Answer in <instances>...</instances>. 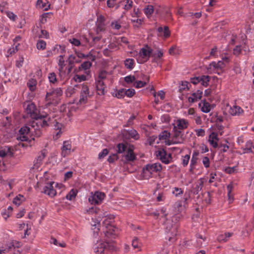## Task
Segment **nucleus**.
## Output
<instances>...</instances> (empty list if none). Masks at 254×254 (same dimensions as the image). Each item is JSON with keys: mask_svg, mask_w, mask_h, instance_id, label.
<instances>
[{"mask_svg": "<svg viewBox=\"0 0 254 254\" xmlns=\"http://www.w3.org/2000/svg\"><path fill=\"white\" fill-rule=\"evenodd\" d=\"M173 131L174 134L172 136V138L176 140V143L178 144L183 143L185 140L184 132L181 130L178 129L177 127H173Z\"/></svg>", "mask_w": 254, "mask_h": 254, "instance_id": "obj_11", "label": "nucleus"}, {"mask_svg": "<svg viewBox=\"0 0 254 254\" xmlns=\"http://www.w3.org/2000/svg\"><path fill=\"white\" fill-rule=\"evenodd\" d=\"M153 11L154 8L152 5H148L144 9V12L148 17L150 16Z\"/></svg>", "mask_w": 254, "mask_h": 254, "instance_id": "obj_32", "label": "nucleus"}, {"mask_svg": "<svg viewBox=\"0 0 254 254\" xmlns=\"http://www.w3.org/2000/svg\"><path fill=\"white\" fill-rule=\"evenodd\" d=\"M105 196V194L104 192L97 191L89 197L88 201L92 204H99L101 203Z\"/></svg>", "mask_w": 254, "mask_h": 254, "instance_id": "obj_8", "label": "nucleus"}, {"mask_svg": "<svg viewBox=\"0 0 254 254\" xmlns=\"http://www.w3.org/2000/svg\"><path fill=\"white\" fill-rule=\"evenodd\" d=\"M119 159L118 156L117 154H112L110 155L108 158V161L110 163H113L116 160Z\"/></svg>", "mask_w": 254, "mask_h": 254, "instance_id": "obj_52", "label": "nucleus"}, {"mask_svg": "<svg viewBox=\"0 0 254 254\" xmlns=\"http://www.w3.org/2000/svg\"><path fill=\"white\" fill-rule=\"evenodd\" d=\"M163 56V52L162 50L158 51L157 54H156V53H154L153 54H152V57H154V59H153L152 62H156L157 58H160L162 57Z\"/></svg>", "mask_w": 254, "mask_h": 254, "instance_id": "obj_51", "label": "nucleus"}, {"mask_svg": "<svg viewBox=\"0 0 254 254\" xmlns=\"http://www.w3.org/2000/svg\"><path fill=\"white\" fill-rule=\"evenodd\" d=\"M117 148H118V153H122L124 152L126 149H127V146L126 145H125L124 143H119L117 145Z\"/></svg>", "mask_w": 254, "mask_h": 254, "instance_id": "obj_38", "label": "nucleus"}, {"mask_svg": "<svg viewBox=\"0 0 254 254\" xmlns=\"http://www.w3.org/2000/svg\"><path fill=\"white\" fill-rule=\"evenodd\" d=\"M111 222L108 219H106L103 222V225L106 227L104 233L107 239H115L117 235V229L110 224ZM93 249L95 254H108L109 252L113 251L115 250V247L106 239L105 242H97L94 245Z\"/></svg>", "mask_w": 254, "mask_h": 254, "instance_id": "obj_1", "label": "nucleus"}, {"mask_svg": "<svg viewBox=\"0 0 254 254\" xmlns=\"http://www.w3.org/2000/svg\"><path fill=\"white\" fill-rule=\"evenodd\" d=\"M77 194V191L72 189L69 192V193L66 195V198L67 199L71 200L73 198H75Z\"/></svg>", "mask_w": 254, "mask_h": 254, "instance_id": "obj_36", "label": "nucleus"}, {"mask_svg": "<svg viewBox=\"0 0 254 254\" xmlns=\"http://www.w3.org/2000/svg\"><path fill=\"white\" fill-rule=\"evenodd\" d=\"M146 84L147 82L146 81H137L135 82V85L134 86L136 88H139L144 87Z\"/></svg>", "mask_w": 254, "mask_h": 254, "instance_id": "obj_57", "label": "nucleus"}, {"mask_svg": "<svg viewBox=\"0 0 254 254\" xmlns=\"http://www.w3.org/2000/svg\"><path fill=\"white\" fill-rule=\"evenodd\" d=\"M129 135L133 138L137 140L139 138V135L137 132L134 129H131L128 131Z\"/></svg>", "mask_w": 254, "mask_h": 254, "instance_id": "obj_46", "label": "nucleus"}, {"mask_svg": "<svg viewBox=\"0 0 254 254\" xmlns=\"http://www.w3.org/2000/svg\"><path fill=\"white\" fill-rule=\"evenodd\" d=\"M11 118L10 117H6L0 120V127L6 128L8 127L10 125Z\"/></svg>", "mask_w": 254, "mask_h": 254, "instance_id": "obj_23", "label": "nucleus"}, {"mask_svg": "<svg viewBox=\"0 0 254 254\" xmlns=\"http://www.w3.org/2000/svg\"><path fill=\"white\" fill-rule=\"evenodd\" d=\"M21 198H24L22 195L19 194L18 196H16L14 198L13 203L17 205H19L22 201V200L21 199Z\"/></svg>", "mask_w": 254, "mask_h": 254, "instance_id": "obj_47", "label": "nucleus"}, {"mask_svg": "<svg viewBox=\"0 0 254 254\" xmlns=\"http://www.w3.org/2000/svg\"><path fill=\"white\" fill-rule=\"evenodd\" d=\"M25 110L27 114H29L32 119H34L33 121L46 119L48 117V115L47 114L45 115H39V110L37 109L35 105L32 102H29L27 103Z\"/></svg>", "mask_w": 254, "mask_h": 254, "instance_id": "obj_5", "label": "nucleus"}, {"mask_svg": "<svg viewBox=\"0 0 254 254\" xmlns=\"http://www.w3.org/2000/svg\"><path fill=\"white\" fill-rule=\"evenodd\" d=\"M20 247V243L17 241L12 242L9 246V250L19 248Z\"/></svg>", "mask_w": 254, "mask_h": 254, "instance_id": "obj_54", "label": "nucleus"}, {"mask_svg": "<svg viewBox=\"0 0 254 254\" xmlns=\"http://www.w3.org/2000/svg\"><path fill=\"white\" fill-rule=\"evenodd\" d=\"M74 80L76 82H80L81 81H85L87 80L86 76L82 74V75H78L76 74L74 77Z\"/></svg>", "mask_w": 254, "mask_h": 254, "instance_id": "obj_39", "label": "nucleus"}, {"mask_svg": "<svg viewBox=\"0 0 254 254\" xmlns=\"http://www.w3.org/2000/svg\"><path fill=\"white\" fill-rule=\"evenodd\" d=\"M112 95L114 97H116L119 99L123 98L125 96V89L122 88L118 90H117L113 93Z\"/></svg>", "mask_w": 254, "mask_h": 254, "instance_id": "obj_28", "label": "nucleus"}, {"mask_svg": "<svg viewBox=\"0 0 254 254\" xmlns=\"http://www.w3.org/2000/svg\"><path fill=\"white\" fill-rule=\"evenodd\" d=\"M90 94L89 88L86 85H83L80 92L79 102L80 104H85L87 102L88 98L92 96Z\"/></svg>", "mask_w": 254, "mask_h": 254, "instance_id": "obj_10", "label": "nucleus"}, {"mask_svg": "<svg viewBox=\"0 0 254 254\" xmlns=\"http://www.w3.org/2000/svg\"><path fill=\"white\" fill-rule=\"evenodd\" d=\"M190 159V155L189 154L182 157V164L184 167H186L188 165Z\"/></svg>", "mask_w": 254, "mask_h": 254, "instance_id": "obj_48", "label": "nucleus"}, {"mask_svg": "<svg viewBox=\"0 0 254 254\" xmlns=\"http://www.w3.org/2000/svg\"><path fill=\"white\" fill-rule=\"evenodd\" d=\"M54 184V182L47 183L46 186L44 187L43 190L42 191V192L48 195L51 197L55 196L56 195L57 192L53 186Z\"/></svg>", "mask_w": 254, "mask_h": 254, "instance_id": "obj_12", "label": "nucleus"}, {"mask_svg": "<svg viewBox=\"0 0 254 254\" xmlns=\"http://www.w3.org/2000/svg\"><path fill=\"white\" fill-rule=\"evenodd\" d=\"M180 214H176L173 216L172 219H166L165 222V229L167 233H171L172 236H176L179 228V221L182 217Z\"/></svg>", "mask_w": 254, "mask_h": 254, "instance_id": "obj_2", "label": "nucleus"}, {"mask_svg": "<svg viewBox=\"0 0 254 254\" xmlns=\"http://www.w3.org/2000/svg\"><path fill=\"white\" fill-rule=\"evenodd\" d=\"M63 94V90L61 88H57L51 92H47L46 95V100L49 101L48 104H58V99Z\"/></svg>", "mask_w": 254, "mask_h": 254, "instance_id": "obj_7", "label": "nucleus"}, {"mask_svg": "<svg viewBox=\"0 0 254 254\" xmlns=\"http://www.w3.org/2000/svg\"><path fill=\"white\" fill-rule=\"evenodd\" d=\"M241 47L240 46H237L233 50L234 55L238 56L241 52Z\"/></svg>", "mask_w": 254, "mask_h": 254, "instance_id": "obj_64", "label": "nucleus"}, {"mask_svg": "<svg viewBox=\"0 0 254 254\" xmlns=\"http://www.w3.org/2000/svg\"><path fill=\"white\" fill-rule=\"evenodd\" d=\"M198 157H192L190 160V171L192 172L194 169L195 166L196 165Z\"/></svg>", "mask_w": 254, "mask_h": 254, "instance_id": "obj_40", "label": "nucleus"}, {"mask_svg": "<svg viewBox=\"0 0 254 254\" xmlns=\"http://www.w3.org/2000/svg\"><path fill=\"white\" fill-rule=\"evenodd\" d=\"M156 156L162 163L168 164L170 162V160L172 159L171 154H168L167 151L164 149H160L156 151Z\"/></svg>", "mask_w": 254, "mask_h": 254, "instance_id": "obj_9", "label": "nucleus"}, {"mask_svg": "<svg viewBox=\"0 0 254 254\" xmlns=\"http://www.w3.org/2000/svg\"><path fill=\"white\" fill-rule=\"evenodd\" d=\"M105 30V24L102 23H98L97 24V33H98L99 32L103 31Z\"/></svg>", "mask_w": 254, "mask_h": 254, "instance_id": "obj_62", "label": "nucleus"}, {"mask_svg": "<svg viewBox=\"0 0 254 254\" xmlns=\"http://www.w3.org/2000/svg\"><path fill=\"white\" fill-rule=\"evenodd\" d=\"M225 66L224 63L223 61H219L217 63L214 62H212L209 64V68L213 67L215 69H222Z\"/></svg>", "mask_w": 254, "mask_h": 254, "instance_id": "obj_25", "label": "nucleus"}, {"mask_svg": "<svg viewBox=\"0 0 254 254\" xmlns=\"http://www.w3.org/2000/svg\"><path fill=\"white\" fill-rule=\"evenodd\" d=\"M46 43L44 40H39L37 43V48L38 50H44L46 48Z\"/></svg>", "mask_w": 254, "mask_h": 254, "instance_id": "obj_42", "label": "nucleus"}, {"mask_svg": "<svg viewBox=\"0 0 254 254\" xmlns=\"http://www.w3.org/2000/svg\"><path fill=\"white\" fill-rule=\"evenodd\" d=\"M109 153L108 149H104L98 155V159H101L104 158Z\"/></svg>", "mask_w": 254, "mask_h": 254, "instance_id": "obj_56", "label": "nucleus"}, {"mask_svg": "<svg viewBox=\"0 0 254 254\" xmlns=\"http://www.w3.org/2000/svg\"><path fill=\"white\" fill-rule=\"evenodd\" d=\"M69 42L72 44V45L75 46H79L80 44H81V43H80V41L76 39V38H72V39H70L69 40Z\"/></svg>", "mask_w": 254, "mask_h": 254, "instance_id": "obj_59", "label": "nucleus"}, {"mask_svg": "<svg viewBox=\"0 0 254 254\" xmlns=\"http://www.w3.org/2000/svg\"><path fill=\"white\" fill-rule=\"evenodd\" d=\"M157 31L160 33L163 32L164 36L165 38H168L170 36V32L169 27L167 26H164V28L162 27H158Z\"/></svg>", "mask_w": 254, "mask_h": 254, "instance_id": "obj_29", "label": "nucleus"}, {"mask_svg": "<svg viewBox=\"0 0 254 254\" xmlns=\"http://www.w3.org/2000/svg\"><path fill=\"white\" fill-rule=\"evenodd\" d=\"M51 121L50 118L46 120L45 119L33 121L30 125L31 127V132L36 137H40L42 134V131L40 128V127H44L49 126V123Z\"/></svg>", "mask_w": 254, "mask_h": 254, "instance_id": "obj_4", "label": "nucleus"}, {"mask_svg": "<svg viewBox=\"0 0 254 254\" xmlns=\"http://www.w3.org/2000/svg\"><path fill=\"white\" fill-rule=\"evenodd\" d=\"M45 157V153L44 151H42L40 154L34 161V167L37 169L39 168L41 165L42 161Z\"/></svg>", "mask_w": 254, "mask_h": 254, "instance_id": "obj_19", "label": "nucleus"}, {"mask_svg": "<svg viewBox=\"0 0 254 254\" xmlns=\"http://www.w3.org/2000/svg\"><path fill=\"white\" fill-rule=\"evenodd\" d=\"M124 64L127 69L131 70L133 68L135 65L134 60L130 58L127 59L124 61Z\"/></svg>", "mask_w": 254, "mask_h": 254, "instance_id": "obj_26", "label": "nucleus"}, {"mask_svg": "<svg viewBox=\"0 0 254 254\" xmlns=\"http://www.w3.org/2000/svg\"><path fill=\"white\" fill-rule=\"evenodd\" d=\"M96 86L98 95H103L105 94L106 85L103 81L102 80H96Z\"/></svg>", "mask_w": 254, "mask_h": 254, "instance_id": "obj_16", "label": "nucleus"}, {"mask_svg": "<svg viewBox=\"0 0 254 254\" xmlns=\"http://www.w3.org/2000/svg\"><path fill=\"white\" fill-rule=\"evenodd\" d=\"M176 124L174 127H177L179 130H183L188 127V123L185 119H179L177 121Z\"/></svg>", "mask_w": 254, "mask_h": 254, "instance_id": "obj_20", "label": "nucleus"}, {"mask_svg": "<svg viewBox=\"0 0 254 254\" xmlns=\"http://www.w3.org/2000/svg\"><path fill=\"white\" fill-rule=\"evenodd\" d=\"M241 111H243L241 107L237 106H234L233 107L230 108L229 110V113L233 116H235L239 115Z\"/></svg>", "mask_w": 254, "mask_h": 254, "instance_id": "obj_27", "label": "nucleus"}, {"mask_svg": "<svg viewBox=\"0 0 254 254\" xmlns=\"http://www.w3.org/2000/svg\"><path fill=\"white\" fill-rule=\"evenodd\" d=\"M141 243L137 237H134L132 241V246L134 249L140 250Z\"/></svg>", "mask_w": 254, "mask_h": 254, "instance_id": "obj_30", "label": "nucleus"}, {"mask_svg": "<svg viewBox=\"0 0 254 254\" xmlns=\"http://www.w3.org/2000/svg\"><path fill=\"white\" fill-rule=\"evenodd\" d=\"M124 156L126 159V161L124 162L125 163H127L129 162H133L136 159V155L133 152V149L131 147L127 148L126 154Z\"/></svg>", "mask_w": 254, "mask_h": 254, "instance_id": "obj_14", "label": "nucleus"}, {"mask_svg": "<svg viewBox=\"0 0 254 254\" xmlns=\"http://www.w3.org/2000/svg\"><path fill=\"white\" fill-rule=\"evenodd\" d=\"M10 151V148L8 147H5L3 149L0 150V157H4L6 156L8 152Z\"/></svg>", "mask_w": 254, "mask_h": 254, "instance_id": "obj_53", "label": "nucleus"}, {"mask_svg": "<svg viewBox=\"0 0 254 254\" xmlns=\"http://www.w3.org/2000/svg\"><path fill=\"white\" fill-rule=\"evenodd\" d=\"M162 169V165L159 163L148 164L142 168L141 175L144 179H149L154 173L159 172Z\"/></svg>", "mask_w": 254, "mask_h": 254, "instance_id": "obj_3", "label": "nucleus"}, {"mask_svg": "<svg viewBox=\"0 0 254 254\" xmlns=\"http://www.w3.org/2000/svg\"><path fill=\"white\" fill-rule=\"evenodd\" d=\"M92 63L89 61H85L79 67V69H83L84 70H87L90 68V67L92 66Z\"/></svg>", "mask_w": 254, "mask_h": 254, "instance_id": "obj_33", "label": "nucleus"}, {"mask_svg": "<svg viewBox=\"0 0 254 254\" xmlns=\"http://www.w3.org/2000/svg\"><path fill=\"white\" fill-rule=\"evenodd\" d=\"M61 155L63 157H65L71 152V145L69 141H65L63 143V147L61 148Z\"/></svg>", "mask_w": 254, "mask_h": 254, "instance_id": "obj_15", "label": "nucleus"}, {"mask_svg": "<svg viewBox=\"0 0 254 254\" xmlns=\"http://www.w3.org/2000/svg\"><path fill=\"white\" fill-rule=\"evenodd\" d=\"M202 91L197 90L196 92H194L191 94L192 97H189L188 98L189 102L192 103L200 99L202 97Z\"/></svg>", "mask_w": 254, "mask_h": 254, "instance_id": "obj_18", "label": "nucleus"}, {"mask_svg": "<svg viewBox=\"0 0 254 254\" xmlns=\"http://www.w3.org/2000/svg\"><path fill=\"white\" fill-rule=\"evenodd\" d=\"M200 76H195L190 78V82L194 85H196L198 83H200Z\"/></svg>", "mask_w": 254, "mask_h": 254, "instance_id": "obj_63", "label": "nucleus"}, {"mask_svg": "<svg viewBox=\"0 0 254 254\" xmlns=\"http://www.w3.org/2000/svg\"><path fill=\"white\" fill-rule=\"evenodd\" d=\"M198 106L201 108V110L203 113H208L211 110L210 105L205 100H203L201 103H199Z\"/></svg>", "mask_w": 254, "mask_h": 254, "instance_id": "obj_21", "label": "nucleus"}, {"mask_svg": "<svg viewBox=\"0 0 254 254\" xmlns=\"http://www.w3.org/2000/svg\"><path fill=\"white\" fill-rule=\"evenodd\" d=\"M125 81L129 84L133 82L135 80V77L134 75H128L124 78Z\"/></svg>", "mask_w": 254, "mask_h": 254, "instance_id": "obj_49", "label": "nucleus"}, {"mask_svg": "<svg viewBox=\"0 0 254 254\" xmlns=\"http://www.w3.org/2000/svg\"><path fill=\"white\" fill-rule=\"evenodd\" d=\"M152 49L147 45L142 48L139 53V57L137 59V62L139 64L146 62L152 56Z\"/></svg>", "mask_w": 254, "mask_h": 254, "instance_id": "obj_6", "label": "nucleus"}, {"mask_svg": "<svg viewBox=\"0 0 254 254\" xmlns=\"http://www.w3.org/2000/svg\"><path fill=\"white\" fill-rule=\"evenodd\" d=\"M68 61L69 65H72L74 63L79 62V61L76 60V56L73 55H71L69 56Z\"/></svg>", "mask_w": 254, "mask_h": 254, "instance_id": "obj_55", "label": "nucleus"}, {"mask_svg": "<svg viewBox=\"0 0 254 254\" xmlns=\"http://www.w3.org/2000/svg\"><path fill=\"white\" fill-rule=\"evenodd\" d=\"M59 71L61 72L63 70L64 66V56L63 55H60L59 56Z\"/></svg>", "mask_w": 254, "mask_h": 254, "instance_id": "obj_43", "label": "nucleus"}, {"mask_svg": "<svg viewBox=\"0 0 254 254\" xmlns=\"http://www.w3.org/2000/svg\"><path fill=\"white\" fill-rule=\"evenodd\" d=\"M202 163L205 168H208L210 166L209 158L206 156L204 157L203 158Z\"/></svg>", "mask_w": 254, "mask_h": 254, "instance_id": "obj_61", "label": "nucleus"}, {"mask_svg": "<svg viewBox=\"0 0 254 254\" xmlns=\"http://www.w3.org/2000/svg\"><path fill=\"white\" fill-rule=\"evenodd\" d=\"M126 3V4L124 5V9L127 10L130 9L132 6V1L130 0H127Z\"/></svg>", "mask_w": 254, "mask_h": 254, "instance_id": "obj_60", "label": "nucleus"}, {"mask_svg": "<svg viewBox=\"0 0 254 254\" xmlns=\"http://www.w3.org/2000/svg\"><path fill=\"white\" fill-rule=\"evenodd\" d=\"M36 6L39 8H44L45 10H47L48 9V7H50V4H49L48 7H47L46 3H44L42 0H37Z\"/></svg>", "mask_w": 254, "mask_h": 254, "instance_id": "obj_37", "label": "nucleus"}, {"mask_svg": "<svg viewBox=\"0 0 254 254\" xmlns=\"http://www.w3.org/2000/svg\"><path fill=\"white\" fill-rule=\"evenodd\" d=\"M36 81L34 79H31L27 83V85L29 87V90L34 91L36 89Z\"/></svg>", "mask_w": 254, "mask_h": 254, "instance_id": "obj_31", "label": "nucleus"}, {"mask_svg": "<svg viewBox=\"0 0 254 254\" xmlns=\"http://www.w3.org/2000/svg\"><path fill=\"white\" fill-rule=\"evenodd\" d=\"M170 136V133L167 130H164L159 135L160 140L166 139Z\"/></svg>", "mask_w": 254, "mask_h": 254, "instance_id": "obj_35", "label": "nucleus"}, {"mask_svg": "<svg viewBox=\"0 0 254 254\" xmlns=\"http://www.w3.org/2000/svg\"><path fill=\"white\" fill-rule=\"evenodd\" d=\"M107 71L106 70H101L98 74V80H102L103 81V79H105L106 78L107 75Z\"/></svg>", "mask_w": 254, "mask_h": 254, "instance_id": "obj_50", "label": "nucleus"}, {"mask_svg": "<svg viewBox=\"0 0 254 254\" xmlns=\"http://www.w3.org/2000/svg\"><path fill=\"white\" fill-rule=\"evenodd\" d=\"M218 139L217 133L212 132L209 135L208 141L210 144L215 148L219 146L217 142Z\"/></svg>", "mask_w": 254, "mask_h": 254, "instance_id": "obj_17", "label": "nucleus"}, {"mask_svg": "<svg viewBox=\"0 0 254 254\" xmlns=\"http://www.w3.org/2000/svg\"><path fill=\"white\" fill-rule=\"evenodd\" d=\"M203 186V181L202 179H199L197 183H196L195 186L191 190L192 193L194 194H197L201 190Z\"/></svg>", "mask_w": 254, "mask_h": 254, "instance_id": "obj_22", "label": "nucleus"}, {"mask_svg": "<svg viewBox=\"0 0 254 254\" xmlns=\"http://www.w3.org/2000/svg\"><path fill=\"white\" fill-rule=\"evenodd\" d=\"M210 79L211 77L209 75L200 76V83L203 86L206 87L209 85Z\"/></svg>", "mask_w": 254, "mask_h": 254, "instance_id": "obj_24", "label": "nucleus"}, {"mask_svg": "<svg viewBox=\"0 0 254 254\" xmlns=\"http://www.w3.org/2000/svg\"><path fill=\"white\" fill-rule=\"evenodd\" d=\"M48 78L51 83H55L57 81V76L55 72L50 73L48 75Z\"/></svg>", "mask_w": 254, "mask_h": 254, "instance_id": "obj_44", "label": "nucleus"}, {"mask_svg": "<svg viewBox=\"0 0 254 254\" xmlns=\"http://www.w3.org/2000/svg\"><path fill=\"white\" fill-rule=\"evenodd\" d=\"M31 127L24 126L21 127L19 130V136L18 138L22 141H27L29 138L27 135L31 132Z\"/></svg>", "mask_w": 254, "mask_h": 254, "instance_id": "obj_13", "label": "nucleus"}, {"mask_svg": "<svg viewBox=\"0 0 254 254\" xmlns=\"http://www.w3.org/2000/svg\"><path fill=\"white\" fill-rule=\"evenodd\" d=\"M135 93V91L134 89L129 88L127 90L125 89V96H127L128 97H132L134 96Z\"/></svg>", "mask_w": 254, "mask_h": 254, "instance_id": "obj_45", "label": "nucleus"}, {"mask_svg": "<svg viewBox=\"0 0 254 254\" xmlns=\"http://www.w3.org/2000/svg\"><path fill=\"white\" fill-rule=\"evenodd\" d=\"M183 192V190L181 188L175 187L174 188V190L172 191L173 194L175 196H177L179 195L182 194Z\"/></svg>", "mask_w": 254, "mask_h": 254, "instance_id": "obj_58", "label": "nucleus"}, {"mask_svg": "<svg viewBox=\"0 0 254 254\" xmlns=\"http://www.w3.org/2000/svg\"><path fill=\"white\" fill-rule=\"evenodd\" d=\"M189 85H190H190L189 82L186 81H182V87H180V89H179L180 92H182L184 90H189L190 87L188 86Z\"/></svg>", "mask_w": 254, "mask_h": 254, "instance_id": "obj_41", "label": "nucleus"}, {"mask_svg": "<svg viewBox=\"0 0 254 254\" xmlns=\"http://www.w3.org/2000/svg\"><path fill=\"white\" fill-rule=\"evenodd\" d=\"M252 147V142L251 141H248L246 144L245 148H244V153H248L253 152Z\"/></svg>", "mask_w": 254, "mask_h": 254, "instance_id": "obj_34", "label": "nucleus"}]
</instances>
